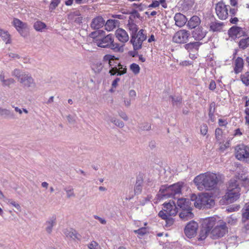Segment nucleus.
Masks as SVG:
<instances>
[{"label": "nucleus", "instance_id": "obj_43", "mask_svg": "<svg viewBox=\"0 0 249 249\" xmlns=\"http://www.w3.org/2000/svg\"><path fill=\"white\" fill-rule=\"evenodd\" d=\"M130 69L135 74L140 72V68L138 65L135 63H132L130 66Z\"/></svg>", "mask_w": 249, "mask_h": 249}, {"label": "nucleus", "instance_id": "obj_39", "mask_svg": "<svg viewBox=\"0 0 249 249\" xmlns=\"http://www.w3.org/2000/svg\"><path fill=\"white\" fill-rule=\"evenodd\" d=\"M65 234L67 237H70L73 239L75 238H78V234L77 232L75 231H73V230H71V231H67L65 232Z\"/></svg>", "mask_w": 249, "mask_h": 249}, {"label": "nucleus", "instance_id": "obj_56", "mask_svg": "<svg viewBox=\"0 0 249 249\" xmlns=\"http://www.w3.org/2000/svg\"><path fill=\"white\" fill-rule=\"evenodd\" d=\"M128 14H130L131 17H132L133 18H135L136 17L138 18H141L140 14L135 9H133L131 12L128 13Z\"/></svg>", "mask_w": 249, "mask_h": 249}, {"label": "nucleus", "instance_id": "obj_48", "mask_svg": "<svg viewBox=\"0 0 249 249\" xmlns=\"http://www.w3.org/2000/svg\"><path fill=\"white\" fill-rule=\"evenodd\" d=\"M134 232L141 236H142L146 233V229L145 228H141L138 230H134Z\"/></svg>", "mask_w": 249, "mask_h": 249}, {"label": "nucleus", "instance_id": "obj_46", "mask_svg": "<svg viewBox=\"0 0 249 249\" xmlns=\"http://www.w3.org/2000/svg\"><path fill=\"white\" fill-rule=\"evenodd\" d=\"M60 2V0H52L49 6L50 10H53L55 9Z\"/></svg>", "mask_w": 249, "mask_h": 249}, {"label": "nucleus", "instance_id": "obj_11", "mask_svg": "<svg viewBox=\"0 0 249 249\" xmlns=\"http://www.w3.org/2000/svg\"><path fill=\"white\" fill-rule=\"evenodd\" d=\"M198 227V224L194 221L188 223L184 229L186 235L190 238L194 237L196 233Z\"/></svg>", "mask_w": 249, "mask_h": 249}, {"label": "nucleus", "instance_id": "obj_1", "mask_svg": "<svg viewBox=\"0 0 249 249\" xmlns=\"http://www.w3.org/2000/svg\"><path fill=\"white\" fill-rule=\"evenodd\" d=\"M182 184L180 182L175 183L173 185H164L161 186L157 195L159 198L164 199L168 198H174L177 199V204L181 210L189 209L191 208V202L189 199L181 198L178 196L181 193Z\"/></svg>", "mask_w": 249, "mask_h": 249}, {"label": "nucleus", "instance_id": "obj_14", "mask_svg": "<svg viewBox=\"0 0 249 249\" xmlns=\"http://www.w3.org/2000/svg\"><path fill=\"white\" fill-rule=\"evenodd\" d=\"M244 34L245 32L243 29L236 26H232L228 31V34L231 37H239L244 36Z\"/></svg>", "mask_w": 249, "mask_h": 249}, {"label": "nucleus", "instance_id": "obj_12", "mask_svg": "<svg viewBox=\"0 0 249 249\" xmlns=\"http://www.w3.org/2000/svg\"><path fill=\"white\" fill-rule=\"evenodd\" d=\"M162 209L168 213L169 215H175L178 213V208L176 207V203L174 201H171L168 203H164L163 204Z\"/></svg>", "mask_w": 249, "mask_h": 249}, {"label": "nucleus", "instance_id": "obj_49", "mask_svg": "<svg viewBox=\"0 0 249 249\" xmlns=\"http://www.w3.org/2000/svg\"><path fill=\"white\" fill-rule=\"evenodd\" d=\"M144 30H140L138 33H136V36L145 40L146 39V36L143 34Z\"/></svg>", "mask_w": 249, "mask_h": 249}, {"label": "nucleus", "instance_id": "obj_35", "mask_svg": "<svg viewBox=\"0 0 249 249\" xmlns=\"http://www.w3.org/2000/svg\"><path fill=\"white\" fill-rule=\"evenodd\" d=\"M214 107H215L214 103H212L210 104V107H209V120H210L212 122H213L214 121V113L215 112Z\"/></svg>", "mask_w": 249, "mask_h": 249}, {"label": "nucleus", "instance_id": "obj_22", "mask_svg": "<svg viewBox=\"0 0 249 249\" xmlns=\"http://www.w3.org/2000/svg\"><path fill=\"white\" fill-rule=\"evenodd\" d=\"M202 44L199 41L190 42L184 45L185 48L188 52H196L198 51L199 46Z\"/></svg>", "mask_w": 249, "mask_h": 249}, {"label": "nucleus", "instance_id": "obj_33", "mask_svg": "<svg viewBox=\"0 0 249 249\" xmlns=\"http://www.w3.org/2000/svg\"><path fill=\"white\" fill-rule=\"evenodd\" d=\"M64 190L66 193L67 197L68 198L75 197V194L74 193V189L71 186H68L64 188Z\"/></svg>", "mask_w": 249, "mask_h": 249}, {"label": "nucleus", "instance_id": "obj_47", "mask_svg": "<svg viewBox=\"0 0 249 249\" xmlns=\"http://www.w3.org/2000/svg\"><path fill=\"white\" fill-rule=\"evenodd\" d=\"M158 215L165 220L170 216L169 213L164 211L163 209L160 211Z\"/></svg>", "mask_w": 249, "mask_h": 249}, {"label": "nucleus", "instance_id": "obj_45", "mask_svg": "<svg viewBox=\"0 0 249 249\" xmlns=\"http://www.w3.org/2000/svg\"><path fill=\"white\" fill-rule=\"evenodd\" d=\"M171 216H168V217L165 219V226L166 227H170L173 225L175 222V219L171 217Z\"/></svg>", "mask_w": 249, "mask_h": 249}, {"label": "nucleus", "instance_id": "obj_64", "mask_svg": "<svg viewBox=\"0 0 249 249\" xmlns=\"http://www.w3.org/2000/svg\"><path fill=\"white\" fill-rule=\"evenodd\" d=\"M98 246V244L95 241L91 242L89 245V248L90 249H96Z\"/></svg>", "mask_w": 249, "mask_h": 249}, {"label": "nucleus", "instance_id": "obj_50", "mask_svg": "<svg viewBox=\"0 0 249 249\" xmlns=\"http://www.w3.org/2000/svg\"><path fill=\"white\" fill-rule=\"evenodd\" d=\"M227 222L228 224L233 225L237 222V218L235 216L231 215L227 218Z\"/></svg>", "mask_w": 249, "mask_h": 249}, {"label": "nucleus", "instance_id": "obj_51", "mask_svg": "<svg viewBox=\"0 0 249 249\" xmlns=\"http://www.w3.org/2000/svg\"><path fill=\"white\" fill-rule=\"evenodd\" d=\"M7 203L15 207L17 210L20 211L21 207L19 204L12 199H8Z\"/></svg>", "mask_w": 249, "mask_h": 249}, {"label": "nucleus", "instance_id": "obj_25", "mask_svg": "<svg viewBox=\"0 0 249 249\" xmlns=\"http://www.w3.org/2000/svg\"><path fill=\"white\" fill-rule=\"evenodd\" d=\"M56 224V218L52 217L49 219L45 223L46 228L45 230L47 233L50 234L52 232L53 228Z\"/></svg>", "mask_w": 249, "mask_h": 249}, {"label": "nucleus", "instance_id": "obj_18", "mask_svg": "<svg viewBox=\"0 0 249 249\" xmlns=\"http://www.w3.org/2000/svg\"><path fill=\"white\" fill-rule=\"evenodd\" d=\"M116 37L122 42H126L129 39V36L126 32L123 29H118L116 31Z\"/></svg>", "mask_w": 249, "mask_h": 249}, {"label": "nucleus", "instance_id": "obj_55", "mask_svg": "<svg viewBox=\"0 0 249 249\" xmlns=\"http://www.w3.org/2000/svg\"><path fill=\"white\" fill-rule=\"evenodd\" d=\"M208 132V126L206 124H203L201 125L200 127V132L201 134L203 135H206Z\"/></svg>", "mask_w": 249, "mask_h": 249}, {"label": "nucleus", "instance_id": "obj_15", "mask_svg": "<svg viewBox=\"0 0 249 249\" xmlns=\"http://www.w3.org/2000/svg\"><path fill=\"white\" fill-rule=\"evenodd\" d=\"M228 190V192L224 196L225 199H226L228 203H232L239 198V192Z\"/></svg>", "mask_w": 249, "mask_h": 249}, {"label": "nucleus", "instance_id": "obj_58", "mask_svg": "<svg viewBox=\"0 0 249 249\" xmlns=\"http://www.w3.org/2000/svg\"><path fill=\"white\" fill-rule=\"evenodd\" d=\"M118 114L124 120L127 121L128 120V117L125 112L120 110L118 111Z\"/></svg>", "mask_w": 249, "mask_h": 249}, {"label": "nucleus", "instance_id": "obj_37", "mask_svg": "<svg viewBox=\"0 0 249 249\" xmlns=\"http://www.w3.org/2000/svg\"><path fill=\"white\" fill-rule=\"evenodd\" d=\"M115 20L112 19H108L107 20L105 24V28L107 31L113 30L115 27Z\"/></svg>", "mask_w": 249, "mask_h": 249}, {"label": "nucleus", "instance_id": "obj_5", "mask_svg": "<svg viewBox=\"0 0 249 249\" xmlns=\"http://www.w3.org/2000/svg\"><path fill=\"white\" fill-rule=\"evenodd\" d=\"M196 200L194 203L195 206L199 209L210 208L214 204V201L211 196L207 194H203L198 197L194 196Z\"/></svg>", "mask_w": 249, "mask_h": 249}, {"label": "nucleus", "instance_id": "obj_10", "mask_svg": "<svg viewBox=\"0 0 249 249\" xmlns=\"http://www.w3.org/2000/svg\"><path fill=\"white\" fill-rule=\"evenodd\" d=\"M190 35L188 31L180 30L176 32L173 37V41L177 43H186Z\"/></svg>", "mask_w": 249, "mask_h": 249}, {"label": "nucleus", "instance_id": "obj_21", "mask_svg": "<svg viewBox=\"0 0 249 249\" xmlns=\"http://www.w3.org/2000/svg\"><path fill=\"white\" fill-rule=\"evenodd\" d=\"M143 181L142 177L139 176L137 178L136 182L134 186V192L135 195L140 194L142 191Z\"/></svg>", "mask_w": 249, "mask_h": 249}, {"label": "nucleus", "instance_id": "obj_41", "mask_svg": "<svg viewBox=\"0 0 249 249\" xmlns=\"http://www.w3.org/2000/svg\"><path fill=\"white\" fill-rule=\"evenodd\" d=\"M129 28L131 31V36H135L138 30L137 25L133 23L129 24Z\"/></svg>", "mask_w": 249, "mask_h": 249}, {"label": "nucleus", "instance_id": "obj_63", "mask_svg": "<svg viewBox=\"0 0 249 249\" xmlns=\"http://www.w3.org/2000/svg\"><path fill=\"white\" fill-rule=\"evenodd\" d=\"M245 113L246 116L245 118L246 120V124H249V108H247L245 110Z\"/></svg>", "mask_w": 249, "mask_h": 249}, {"label": "nucleus", "instance_id": "obj_8", "mask_svg": "<svg viewBox=\"0 0 249 249\" xmlns=\"http://www.w3.org/2000/svg\"><path fill=\"white\" fill-rule=\"evenodd\" d=\"M228 7L229 5H226L223 2H218L215 5V11L219 18L224 20L227 18L228 16Z\"/></svg>", "mask_w": 249, "mask_h": 249}, {"label": "nucleus", "instance_id": "obj_13", "mask_svg": "<svg viewBox=\"0 0 249 249\" xmlns=\"http://www.w3.org/2000/svg\"><path fill=\"white\" fill-rule=\"evenodd\" d=\"M207 34L206 30H203L202 27L195 28L192 32V37L196 40H200L205 37Z\"/></svg>", "mask_w": 249, "mask_h": 249}, {"label": "nucleus", "instance_id": "obj_7", "mask_svg": "<svg viewBox=\"0 0 249 249\" xmlns=\"http://www.w3.org/2000/svg\"><path fill=\"white\" fill-rule=\"evenodd\" d=\"M235 157L240 160L247 162L249 160V148L244 144H239L236 146Z\"/></svg>", "mask_w": 249, "mask_h": 249}, {"label": "nucleus", "instance_id": "obj_19", "mask_svg": "<svg viewBox=\"0 0 249 249\" xmlns=\"http://www.w3.org/2000/svg\"><path fill=\"white\" fill-rule=\"evenodd\" d=\"M192 208L181 210V212L179 213V217L182 220L185 221L193 218L194 217V214L192 212Z\"/></svg>", "mask_w": 249, "mask_h": 249}, {"label": "nucleus", "instance_id": "obj_62", "mask_svg": "<svg viewBox=\"0 0 249 249\" xmlns=\"http://www.w3.org/2000/svg\"><path fill=\"white\" fill-rule=\"evenodd\" d=\"M114 124L120 128H123L124 125L123 122L117 119L116 120Z\"/></svg>", "mask_w": 249, "mask_h": 249}, {"label": "nucleus", "instance_id": "obj_42", "mask_svg": "<svg viewBox=\"0 0 249 249\" xmlns=\"http://www.w3.org/2000/svg\"><path fill=\"white\" fill-rule=\"evenodd\" d=\"M104 59L105 61H108V64L109 66H111L113 65V64H111V61H114L117 59V58L114 55L107 54L104 57Z\"/></svg>", "mask_w": 249, "mask_h": 249}, {"label": "nucleus", "instance_id": "obj_23", "mask_svg": "<svg viewBox=\"0 0 249 249\" xmlns=\"http://www.w3.org/2000/svg\"><path fill=\"white\" fill-rule=\"evenodd\" d=\"M215 222L216 219L214 217H209L204 220L202 227L211 231L215 225Z\"/></svg>", "mask_w": 249, "mask_h": 249}, {"label": "nucleus", "instance_id": "obj_54", "mask_svg": "<svg viewBox=\"0 0 249 249\" xmlns=\"http://www.w3.org/2000/svg\"><path fill=\"white\" fill-rule=\"evenodd\" d=\"M171 97L172 99V102L174 105H178V104H180L181 102L182 99L179 96H171Z\"/></svg>", "mask_w": 249, "mask_h": 249}, {"label": "nucleus", "instance_id": "obj_57", "mask_svg": "<svg viewBox=\"0 0 249 249\" xmlns=\"http://www.w3.org/2000/svg\"><path fill=\"white\" fill-rule=\"evenodd\" d=\"M1 36L3 38L4 40H6V43H9V36L10 35L7 31H5L3 33V34L1 35Z\"/></svg>", "mask_w": 249, "mask_h": 249}, {"label": "nucleus", "instance_id": "obj_2", "mask_svg": "<svg viewBox=\"0 0 249 249\" xmlns=\"http://www.w3.org/2000/svg\"><path fill=\"white\" fill-rule=\"evenodd\" d=\"M194 182L199 190H213L216 188L218 179L215 174L206 173L196 176Z\"/></svg>", "mask_w": 249, "mask_h": 249}, {"label": "nucleus", "instance_id": "obj_44", "mask_svg": "<svg viewBox=\"0 0 249 249\" xmlns=\"http://www.w3.org/2000/svg\"><path fill=\"white\" fill-rule=\"evenodd\" d=\"M139 127L141 130H149L151 129V125L148 123H142Z\"/></svg>", "mask_w": 249, "mask_h": 249}, {"label": "nucleus", "instance_id": "obj_16", "mask_svg": "<svg viewBox=\"0 0 249 249\" xmlns=\"http://www.w3.org/2000/svg\"><path fill=\"white\" fill-rule=\"evenodd\" d=\"M105 24V20L102 17H97L94 18L90 24L91 28L93 30L99 29L102 28Z\"/></svg>", "mask_w": 249, "mask_h": 249}, {"label": "nucleus", "instance_id": "obj_4", "mask_svg": "<svg viewBox=\"0 0 249 249\" xmlns=\"http://www.w3.org/2000/svg\"><path fill=\"white\" fill-rule=\"evenodd\" d=\"M94 43L99 47L108 48L112 50H119V45L114 43L113 36L109 34L102 38H95Z\"/></svg>", "mask_w": 249, "mask_h": 249}, {"label": "nucleus", "instance_id": "obj_61", "mask_svg": "<svg viewBox=\"0 0 249 249\" xmlns=\"http://www.w3.org/2000/svg\"><path fill=\"white\" fill-rule=\"evenodd\" d=\"M160 2L158 0H153L151 4L148 6L149 8H156L159 6Z\"/></svg>", "mask_w": 249, "mask_h": 249}, {"label": "nucleus", "instance_id": "obj_3", "mask_svg": "<svg viewBox=\"0 0 249 249\" xmlns=\"http://www.w3.org/2000/svg\"><path fill=\"white\" fill-rule=\"evenodd\" d=\"M11 74L17 78L24 88L34 89L36 87V84L31 75L23 72L18 69H14Z\"/></svg>", "mask_w": 249, "mask_h": 249}, {"label": "nucleus", "instance_id": "obj_27", "mask_svg": "<svg viewBox=\"0 0 249 249\" xmlns=\"http://www.w3.org/2000/svg\"><path fill=\"white\" fill-rule=\"evenodd\" d=\"M243 59L240 57H238L235 61V67L234 69L236 73L240 72L243 67Z\"/></svg>", "mask_w": 249, "mask_h": 249}, {"label": "nucleus", "instance_id": "obj_29", "mask_svg": "<svg viewBox=\"0 0 249 249\" xmlns=\"http://www.w3.org/2000/svg\"><path fill=\"white\" fill-rule=\"evenodd\" d=\"M126 72V68H124L122 71H119L118 69L115 66L114 67H111V69L109 71V73L111 75H122L125 74Z\"/></svg>", "mask_w": 249, "mask_h": 249}, {"label": "nucleus", "instance_id": "obj_34", "mask_svg": "<svg viewBox=\"0 0 249 249\" xmlns=\"http://www.w3.org/2000/svg\"><path fill=\"white\" fill-rule=\"evenodd\" d=\"M46 27V24L40 21H37L34 24V28L37 31L42 32Z\"/></svg>", "mask_w": 249, "mask_h": 249}, {"label": "nucleus", "instance_id": "obj_53", "mask_svg": "<svg viewBox=\"0 0 249 249\" xmlns=\"http://www.w3.org/2000/svg\"><path fill=\"white\" fill-rule=\"evenodd\" d=\"M103 68V66L101 63H97L95 65V68H94L95 72L97 73H99L101 71Z\"/></svg>", "mask_w": 249, "mask_h": 249}, {"label": "nucleus", "instance_id": "obj_32", "mask_svg": "<svg viewBox=\"0 0 249 249\" xmlns=\"http://www.w3.org/2000/svg\"><path fill=\"white\" fill-rule=\"evenodd\" d=\"M240 49L244 50L249 46V37L241 39L238 43Z\"/></svg>", "mask_w": 249, "mask_h": 249}, {"label": "nucleus", "instance_id": "obj_52", "mask_svg": "<svg viewBox=\"0 0 249 249\" xmlns=\"http://www.w3.org/2000/svg\"><path fill=\"white\" fill-rule=\"evenodd\" d=\"M222 134V130L219 128H217L215 130V138L217 141L220 140Z\"/></svg>", "mask_w": 249, "mask_h": 249}, {"label": "nucleus", "instance_id": "obj_38", "mask_svg": "<svg viewBox=\"0 0 249 249\" xmlns=\"http://www.w3.org/2000/svg\"><path fill=\"white\" fill-rule=\"evenodd\" d=\"M242 82L247 86H249V71L246 72L241 75Z\"/></svg>", "mask_w": 249, "mask_h": 249}, {"label": "nucleus", "instance_id": "obj_6", "mask_svg": "<svg viewBox=\"0 0 249 249\" xmlns=\"http://www.w3.org/2000/svg\"><path fill=\"white\" fill-rule=\"evenodd\" d=\"M228 231L226 222H220L211 230L210 237L213 239H217L223 237Z\"/></svg>", "mask_w": 249, "mask_h": 249}, {"label": "nucleus", "instance_id": "obj_17", "mask_svg": "<svg viewBox=\"0 0 249 249\" xmlns=\"http://www.w3.org/2000/svg\"><path fill=\"white\" fill-rule=\"evenodd\" d=\"M175 24L179 27L184 26L187 20L186 17L183 14L179 13L176 14L174 17Z\"/></svg>", "mask_w": 249, "mask_h": 249}, {"label": "nucleus", "instance_id": "obj_9", "mask_svg": "<svg viewBox=\"0 0 249 249\" xmlns=\"http://www.w3.org/2000/svg\"><path fill=\"white\" fill-rule=\"evenodd\" d=\"M13 23L17 30L21 36L25 37L28 36L29 27L26 23L23 22L18 18H14Z\"/></svg>", "mask_w": 249, "mask_h": 249}, {"label": "nucleus", "instance_id": "obj_36", "mask_svg": "<svg viewBox=\"0 0 249 249\" xmlns=\"http://www.w3.org/2000/svg\"><path fill=\"white\" fill-rule=\"evenodd\" d=\"M249 219V204L245 207L244 209H243L242 222L245 223L247 220Z\"/></svg>", "mask_w": 249, "mask_h": 249}, {"label": "nucleus", "instance_id": "obj_60", "mask_svg": "<svg viewBox=\"0 0 249 249\" xmlns=\"http://www.w3.org/2000/svg\"><path fill=\"white\" fill-rule=\"evenodd\" d=\"M67 119L69 123L71 124H74L75 123V118L71 115H68L67 116Z\"/></svg>", "mask_w": 249, "mask_h": 249}, {"label": "nucleus", "instance_id": "obj_40", "mask_svg": "<svg viewBox=\"0 0 249 249\" xmlns=\"http://www.w3.org/2000/svg\"><path fill=\"white\" fill-rule=\"evenodd\" d=\"M16 83V81L12 78H9L6 79L5 81L2 83V86L3 87H10V86Z\"/></svg>", "mask_w": 249, "mask_h": 249}, {"label": "nucleus", "instance_id": "obj_30", "mask_svg": "<svg viewBox=\"0 0 249 249\" xmlns=\"http://www.w3.org/2000/svg\"><path fill=\"white\" fill-rule=\"evenodd\" d=\"M0 116L4 118H14V115L10 110L0 107Z\"/></svg>", "mask_w": 249, "mask_h": 249}, {"label": "nucleus", "instance_id": "obj_59", "mask_svg": "<svg viewBox=\"0 0 249 249\" xmlns=\"http://www.w3.org/2000/svg\"><path fill=\"white\" fill-rule=\"evenodd\" d=\"M240 178L244 182L245 184L249 185V178L246 177L245 175H242L240 177Z\"/></svg>", "mask_w": 249, "mask_h": 249}, {"label": "nucleus", "instance_id": "obj_26", "mask_svg": "<svg viewBox=\"0 0 249 249\" xmlns=\"http://www.w3.org/2000/svg\"><path fill=\"white\" fill-rule=\"evenodd\" d=\"M224 24L223 22H212L210 25V30L213 32H220L222 30Z\"/></svg>", "mask_w": 249, "mask_h": 249}, {"label": "nucleus", "instance_id": "obj_20", "mask_svg": "<svg viewBox=\"0 0 249 249\" xmlns=\"http://www.w3.org/2000/svg\"><path fill=\"white\" fill-rule=\"evenodd\" d=\"M143 41L144 40L136 36V35L131 36L130 42L133 45L134 50L137 51L141 49Z\"/></svg>", "mask_w": 249, "mask_h": 249}, {"label": "nucleus", "instance_id": "obj_28", "mask_svg": "<svg viewBox=\"0 0 249 249\" xmlns=\"http://www.w3.org/2000/svg\"><path fill=\"white\" fill-rule=\"evenodd\" d=\"M228 190L236 192L240 191V189L239 187V184L237 183V181L235 179H231L230 180Z\"/></svg>", "mask_w": 249, "mask_h": 249}, {"label": "nucleus", "instance_id": "obj_31", "mask_svg": "<svg viewBox=\"0 0 249 249\" xmlns=\"http://www.w3.org/2000/svg\"><path fill=\"white\" fill-rule=\"evenodd\" d=\"M211 231H210L208 229H207L203 227H202L198 235V240H204L208 234L210 233Z\"/></svg>", "mask_w": 249, "mask_h": 249}, {"label": "nucleus", "instance_id": "obj_24", "mask_svg": "<svg viewBox=\"0 0 249 249\" xmlns=\"http://www.w3.org/2000/svg\"><path fill=\"white\" fill-rule=\"evenodd\" d=\"M201 23L200 18L196 16H193L188 22L187 25L190 29H195Z\"/></svg>", "mask_w": 249, "mask_h": 249}]
</instances>
